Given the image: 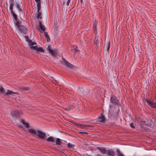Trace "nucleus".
Returning <instances> with one entry per match:
<instances>
[{
    "mask_svg": "<svg viewBox=\"0 0 156 156\" xmlns=\"http://www.w3.org/2000/svg\"><path fill=\"white\" fill-rule=\"evenodd\" d=\"M98 37L97 35L96 34L95 39H94V44H95L96 45L97 48H98V44L99 42L98 41V39L97 38V37Z\"/></svg>",
    "mask_w": 156,
    "mask_h": 156,
    "instance_id": "nucleus-18",
    "label": "nucleus"
},
{
    "mask_svg": "<svg viewBox=\"0 0 156 156\" xmlns=\"http://www.w3.org/2000/svg\"><path fill=\"white\" fill-rule=\"evenodd\" d=\"M112 116H113L115 117V116H114L113 115H112Z\"/></svg>",
    "mask_w": 156,
    "mask_h": 156,
    "instance_id": "nucleus-46",
    "label": "nucleus"
},
{
    "mask_svg": "<svg viewBox=\"0 0 156 156\" xmlns=\"http://www.w3.org/2000/svg\"><path fill=\"white\" fill-rule=\"evenodd\" d=\"M33 45H31L30 46V48L32 49V50H35L36 51L38 47L37 45L33 46Z\"/></svg>",
    "mask_w": 156,
    "mask_h": 156,
    "instance_id": "nucleus-27",
    "label": "nucleus"
},
{
    "mask_svg": "<svg viewBox=\"0 0 156 156\" xmlns=\"http://www.w3.org/2000/svg\"><path fill=\"white\" fill-rule=\"evenodd\" d=\"M52 82L54 83H55V84H56V83H58V81L55 80V79H52Z\"/></svg>",
    "mask_w": 156,
    "mask_h": 156,
    "instance_id": "nucleus-34",
    "label": "nucleus"
},
{
    "mask_svg": "<svg viewBox=\"0 0 156 156\" xmlns=\"http://www.w3.org/2000/svg\"><path fill=\"white\" fill-rule=\"evenodd\" d=\"M81 2L82 3L83 2V0H81Z\"/></svg>",
    "mask_w": 156,
    "mask_h": 156,
    "instance_id": "nucleus-44",
    "label": "nucleus"
},
{
    "mask_svg": "<svg viewBox=\"0 0 156 156\" xmlns=\"http://www.w3.org/2000/svg\"><path fill=\"white\" fill-rule=\"evenodd\" d=\"M79 133L82 134L81 136H91V135L89 133H88L86 132H79Z\"/></svg>",
    "mask_w": 156,
    "mask_h": 156,
    "instance_id": "nucleus-19",
    "label": "nucleus"
},
{
    "mask_svg": "<svg viewBox=\"0 0 156 156\" xmlns=\"http://www.w3.org/2000/svg\"><path fill=\"white\" fill-rule=\"evenodd\" d=\"M38 138L40 140H41L42 141L44 140H46L45 137H38Z\"/></svg>",
    "mask_w": 156,
    "mask_h": 156,
    "instance_id": "nucleus-33",
    "label": "nucleus"
},
{
    "mask_svg": "<svg viewBox=\"0 0 156 156\" xmlns=\"http://www.w3.org/2000/svg\"><path fill=\"white\" fill-rule=\"evenodd\" d=\"M28 132L32 136L36 135L37 133V130L31 129H29Z\"/></svg>",
    "mask_w": 156,
    "mask_h": 156,
    "instance_id": "nucleus-12",
    "label": "nucleus"
},
{
    "mask_svg": "<svg viewBox=\"0 0 156 156\" xmlns=\"http://www.w3.org/2000/svg\"><path fill=\"white\" fill-rule=\"evenodd\" d=\"M16 6L19 11L21 10V9L20 7V5L16 3Z\"/></svg>",
    "mask_w": 156,
    "mask_h": 156,
    "instance_id": "nucleus-31",
    "label": "nucleus"
},
{
    "mask_svg": "<svg viewBox=\"0 0 156 156\" xmlns=\"http://www.w3.org/2000/svg\"><path fill=\"white\" fill-rule=\"evenodd\" d=\"M72 51L73 52H74V54L76 53L77 52H79V50L76 49H72Z\"/></svg>",
    "mask_w": 156,
    "mask_h": 156,
    "instance_id": "nucleus-32",
    "label": "nucleus"
},
{
    "mask_svg": "<svg viewBox=\"0 0 156 156\" xmlns=\"http://www.w3.org/2000/svg\"><path fill=\"white\" fill-rule=\"evenodd\" d=\"M71 107L72 106L71 105H69V107L68 108V111H69L71 109Z\"/></svg>",
    "mask_w": 156,
    "mask_h": 156,
    "instance_id": "nucleus-38",
    "label": "nucleus"
},
{
    "mask_svg": "<svg viewBox=\"0 0 156 156\" xmlns=\"http://www.w3.org/2000/svg\"><path fill=\"white\" fill-rule=\"evenodd\" d=\"M44 34L47 39V42H49L50 41V38L48 35L47 32L45 31L44 32Z\"/></svg>",
    "mask_w": 156,
    "mask_h": 156,
    "instance_id": "nucleus-22",
    "label": "nucleus"
},
{
    "mask_svg": "<svg viewBox=\"0 0 156 156\" xmlns=\"http://www.w3.org/2000/svg\"><path fill=\"white\" fill-rule=\"evenodd\" d=\"M40 9L38 10V9H37V15L36 16V18L37 19H41L42 18V16H41V12H40Z\"/></svg>",
    "mask_w": 156,
    "mask_h": 156,
    "instance_id": "nucleus-17",
    "label": "nucleus"
},
{
    "mask_svg": "<svg viewBox=\"0 0 156 156\" xmlns=\"http://www.w3.org/2000/svg\"><path fill=\"white\" fill-rule=\"evenodd\" d=\"M144 98L145 100L146 101V102L148 101V100L147 99H146L145 98Z\"/></svg>",
    "mask_w": 156,
    "mask_h": 156,
    "instance_id": "nucleus-41",
    "label": "nucleus"
},
{
    "mask_svg": "<svg viewBox=\"0 0 156 156\" xmlns=\"http://www.w3.org/2000/svg\"><path fill=\"white\" fill-rule=\"evenodd\" d=\"M56 144L57 145H60L62 147H63V145H62V142L61 140L58 138H57L56 139Z\"/></svg>",
    "mask_w": 156,
    "mask_h": 156,
    "instance_id": "nucleus-16",
    "label": "nucleus"
},
{
    "mask_svg": "<svg viewBox=\"0 0 156 156\" xmlns=\"http://www.w3.org/2000/svg\"><path fill=\"white\" fill-rule=\"evenodd\" d=\"M36 52L37 53H39L40 52H44V51L41 47H37Z\"/></svg>",
    "mask_w": 156,
    "mask_h": 156,
    "instance_id": "nucleus-20",
    "label": "nucleus"
},
{
    "mask_svg": "<svg viewBox=\"0 0 156 156\" xmlns=\"http://www.w3.org/2000/svg\"><path fill=\"white\" fill-rule=\"evenodd\" d=\"M97 148L103 154H107L108 155L110 156H115V151L112 150H107L105 147H97Z\"/></svg>",
    "mask_w": 156,
    "mask_h": 156,
    "instance_id": "nucleus-2",
    "label": "nucleus"
},
{
    "mask_svg": "<svg viewBox=\"0 0 156 156\" xmlns=\"http://www.w3.org/2000/svg\"><path fill=\"white\" fill-rule=\"evenodd\" d=\"M98 119L100 120V122H103L105 121V118L104 116L103 115L101 116L98 117Z\"/></svg>",
    "mask_w": 156,
    "mask_h": 156,
    "instance_id": "nucleus-25",
    "label": "nucleus"
},
{
    "mask_svg": "<svg viewBox=\"0 0 156 156\" xmlns=\"http://www.w3.org/2000/svg\"><path fill=\"white\" fill-rule=\"evenodd\" d=\"M37 133L36 136H46V134L40 130H37Z\"/></svg>",
    "mask_w": 156,
    "mask_h": 156,
    "instance_id": "nucleus-8",
    "label": "nucleus"
},
{
    "mask_svg": "<svg viewBox=\"0 0 156 156\" xmlns=\"http://www.w3.org/2000/svg\"><path fill=\"white\" fill-rule=\"evenodd\" d=\"M62 59L64 61V62L63 63L68 68L73 69L75 68V66L74 65L68 62L62 56Z\"/></svg>",
    "mask_w": 156,
    "mask_h": 156,
    "instance_id": "nucleus-3",
    "label": "nucleus"
},
{
    "mask_svg": "<svg viewBox=\"0 0 156 156\" xmlns=\"http://www.w3.org/2000/svg\"><path fill=\"white\" fill-rule=\"evenodd\" d=\"M14 94H18L17 92H13L11 90H7V91L6 92L5 94V95H14Z\"/></svg>",
    "mask_w": 156,
    "mask_h": 156,
    "instance_id": "nucleus-14",
    "label": "nucleus"
},
{
    "mask_svg": "<svg viewBox=\"0 0 156 156\" xmlns=\"http://www.w3.org/2000/svg\"><path fill=\"white\" fill-rule=\"evenodd\" d=\"M46 141L48 142H51L52 143H54L55 142V140L53 137H48V138L46 139Z\"/></svg>",
    "mask_w": 156,
    "mask_h": 156,
    "instance_id": "nucleus-23",
    "label": "nucleus"
},
{
    "mask_svg": "<svg viewBox=\"0 0 156 156\" xmlns=\"http://www.w3.org/2000/svg\"><path fill=\"white\" fill-rule=\"evenodd\" d=\"M13 16L16 21L15 22V26L17 27L18 28L21 32L24 34H26L27 32V30L24 26L20 24V23L18 20L16 15V17L14 16Z\"/></svg>",
    "mask_w": 156,
    "mask_h": 156,
    "instance_id": "nucleus-1",
    "label": "nucleus"
},
{
    "mask_svg": "<svg viewBox=\"0 0 156 156\" xmlns=\"http://www.w3.org/2000/svg\"><path fill=\"white\" fill-rule=\"evenodd\" d=\"M87 126V129H88V127H92L93 126L90 125H86Z\"/></svg>",
    "mask_w": 156,
    "mask_h": 156,
    "instance_id": "nucleus-39",
    "label": "nucleus"
},
{
    "mask_svg": "<svg viewBox=\"0 0 156 156\" xmlns=\"http://www.w3.org/2000/svg\"><path fill=\"white\" fill-rule=\"evenodd\" d=\"M39 27L42 31H44L45 30V28L44 25H42L41 22L40 21H39Z\"/></svg>",
    "mask_w": 156,
    "mask_h": 156,
    "instance_id": "nucleus-13",
    "label": "nucleus"
},
{
    "mask_svg": "<svg viewBox=\"0 0 156 156\" xmlns=\"http://www.w3.org/2000/svg\"><path fill=\"white\" fill-rule=\"evenodd\" d=\"M116 152L117 155L118 156H124L119 149H117Z\"/></svg>",
    "mask_w": 156,
    "mask_h": 156,
    "instance_id": "nucleus-26",
    "label": "nucleus"
},
{
    "mask_svg": "<svg viewBox=\"0 0 156 156\" xmlns=\"http://www.w3.org/2000/svg\"><path fill=\"white\" fill-rule=\"evenodd\" d=\"M47 136H49V135H47Z\"/></svg>",
    "mask_w": 156,
    "mask_h": 156,
    "instance_id": "nucleus-47",
    "label": "nucleus"
},
{
    "mask_svg": "<svg viewBox=\"0 0 156 156\" xmlns=\"http://www.w3.org/2000/svg\"><path fill=\"white\" fill-rule=\"evenodd\" d=\"M93 27V29H94V31H95L96 30V27H97L96 24V23H94V24Z\"/></svg>",
    "mask_w": 156,
    "mask_h": 156,
    "instance_id": "nucleus-35",
    "label": "nucleus"
},
{
    "mask_svg": "<svg viewBox=\"0 0 156 156\" xmlns=\"http://www.w3.org/2000/svg\"><path fill=\"white\" fill-rule=\"evenodd\" d=\"M21 122L25 126V127L26 128H28L29 127V124L27 122H25L23 119L21 120Z\"/></svg>",
    "mask_w": 156,
    "mask_h": 156,
    "instance_id": "nucleus-24",
    "label": "nucleus"
},
{
    "mask_svg": "<svg viewBox=\"0 0 156 156\" xmlns=\"http://www.w3.org/2000/svg\"><path fill=\"white\" fill-rule=\"evenodd\" d=\"M67 145L68 147L69 148H73L75 146L74 145L71 144L70 143H68L67 144Z\"/></svg>",
    "mask_w": 156,
    "mask_h": 156,
    "instance_id": "nucleus-29",
    "label": "nucleus"
},
{
    "mask_svg": "<svg viewBox=\"0 0 156 156\" xmlns=\"http://www.w3.org/2000/svg\"><path fill=\"white\" fill-rule=\"evenodd\" d=\"M70 1V0H63V5H65L66 3V2H67L66 3V5L68 6L69 5V3Z\"/></svg>",
    "mask_w": 156,
    "mask_h": 156,
    "instance_id": "nucleus-28",
    "label": "nucleus"
},
{
    "mask_svg": "<svg viewBox=\"0 0 156 156\" xmlns=\"http://www.w3.org/2000/svg\"><path fill=\"white\" fill-rule=\"evenodd\" d=\"M25 37L26 38L27 41H28L29 43V46L31 45H36L37 44L36 42H32V41L30 40L28 36H25Z\"/></svg>",
    "mask_w": 156,
    "mask_h": 156,
    "instance_id": "nucleus-10",
    "label": "nucleus"
},
{
    "mask_svg": "<svg viewBox=\"0 0 156 156\" xmlns=\"http://www.w3.org/2000/svg\"><path fill=\"white\" fill-rule=\"evenodd\" d=\"M19 127L20 128H21L22 127V126L21 125H20L19 126Z\"/></svg>",
    "mask_w": 156,
    "mask_h": 156,
    "instance_id": "nucleus-43",
    "label": "nucleus"
},
{
    "mask_svg": "<svg viewBox=\"0 0 156 156\" xmlns=\"http://www.w3.org/2000/svg\"><path fill=\"white\" fill-rule=\"evenodd\" d=\"M112 113V112H109L110 114V113Z\"/></svg>",
    "mask_w": 156,
    "mask_h": 156,
    "instance_id": "nucleus-45",
    "label": "nucleus"
},
{
    "mask_svg": "<svg viewBox=\"0 0 156 156\" xmlns=\"http://www.w3.org/2000/svg\"><path fill=\"white\" fill-rule=\"evenodd\" d=\"M22 89L23 90H28L29 89L28 87H24L22 88Z\"/></svg>",
    "mask_w": 156,
    "mask_h": 156,
    "instance_id": "nucleus-36",
    "label": "nucleus"
},
{
    "mask_svg": "<svg viewBox=\"0 0 156 156\" xmlns=\"http://www.w3.org/2000/svg\"><path fill=\"white\" fill-rule=\"evenodd\" d=\"M47 50L48 51V53L52 56L54 57L57 54V50L56 49L52 50L50 45H48Z\"/></svg>",
    "mask_w": 156,
    "mask_h": 156,
    "instance_id": "nucleus-4",
    "label": "nucleus"
},
{
    "mask_svg": "<svg viewBox=\"0 0 156 156\" xmlns=\"http://www.w3.org/2000/svg\"><path fill=\"white\" fill-rule=\"evenodd\" d=\"M147 103L151 106L153 108H155L156 107V105L155 103H153L151 102V101L148 100L147 101Z\"/></svg>",
    "mask_w": 156,
    "mask_h": 156,
    "instance_id": "nucleus-21",
    "label": "nucleus"
},
{
    "mask_svg": "<svg viewBox=\"0 0 156 156\" xmlns=\"http://www.w3.org/2000/svg\"><path fill=\"white\" fill-rule=\"evenodd\" d=\"M130 126L131 127L133 128H135V126L134 125V124L133 123L130 124Z\"/></svg>",
    "mask_w": 156,
    "mask_h": 156,
    "instance_id": "nucleus-37",
    "label": "nucleus"
},
{
    "mask_svg": "<svg viewBox=\"0 0 156 156\" xmlns=\"http://www.w3.org/2000/svg\"><path fill=\"white\" fill-rule=\"evenodd\" d=\"M95 156H103L99 154H97Z\"/></svg>",
    "mask_w": 156,
    "mask_h": 156,
    "instance_id": "nucleus-40",
    "label": "nucleus"
},
{
    "mask_svg": "<svg viewBox=\"0 0 156 156\" xmlns=\"http://www.w3.org/2000/svg\"><path fill=\"white\" fill-rule=\"evenodd\" d=\"M71 123L75 125L76 126L82 129H87V126L85 125H82L80 124H78L76 123L75 122L72 121L71 122Z\"/></svg>",
    "mask_w": 156,
    "mask_h": 156,
    "instance_id": "nucleus-5",
    "label": "nucleus"
},
{
    "mask_svg": "<svg viewBox=\"0 0 156 156\" xmlns=\"http://www.w3.org/2000/svg\"><path fill=\"white\" fill-rule=\"evenodd\" d=\"M110 46V42L109 41L106 43H105L104 48L105 51H107V52L108 53L109 51V49Z\"/></svg>",
    "mask_w": 156,
    "mask_h": 156,
    "instance_id": "nucleus-9",
    "label": "nucleus"
},
{
    "mask_svg": "<svg viewBox=\"0 0 156 156\" xmlns=\"http://www.w3.org/2000/svg\"><path fill=\"white\" fill-rule=\"evenodd\" d=\"M68 108H65L64 109L66 110H67V111H68Z\"/></svg>",
    "mask_w": 156,
    "mask_h": 156,
    "instance_id": "nucleus-42",
    "label": "nucleus"
},
{
    "mask_svg": "<svg viewBox=\"0 0 156 156\" xmlns=\"http://www.w3.org/2000/svg\"><path fill=\"white\" fill-rule=\"evenodd\" d=\"M111 102L113 104L118 105L119 104V101L116 100L114 95H112L110 99Z\"/></svg>",
    "mask_w": 156,
    "mask_h": 156,
    "instance_id": "nucleus-6",
    "label": "nucleus"
},
{
    "mask_svg": "<svg viewBox=\"0 0 156 156\" xmlns=\"http://www.w3.org/2000/svg\"><path fill=\"white\" fill-rule=\"evenodd\" d=\"M14 0H9L10 6L9 9L11 12V13L12 16H14L16 17V14L14 13L13 10V4L12 3Z\"/></svg>",
    "mask_w": 156,
    "mask_h": 156,
    "instance_id": "nucleus-7",
    "label": "nucleus"
},
{
    "mask_svg": "<svg viewBox=\"0 0 156 156\" xmlns=\"http://www.w3.org/2000/svg\"><path fill=\"white\" fill-rule=\"evenodd\" d=\"M0 93L2 94H4L5 90L3 87L0 86Z\"/></svg>",
    "mask_w": 156,
    "mask_h": 156,
    "instance_id": "nucleus-30",
    "label": "nucleus"
},
{
    "mask_svg": "<svg viewBox=\"0 0 156 156\" xmlns=\"http://www.w3.org/2000/svg\"><path fill=\"white\" fill-rule=\"evenodd\" d=\"M35 1L37 3V9H38L39 11L41 8V0H35Z\"/></svg>",
    "mask_w": 156,
    "mask_h": 156,
    "instance_id": "nucleus-15",
    "label": "nucleus"
},
{
    "mask_svg": "<svg viewBox=\"0 0 156 156\" xmlns=\"http://www.w3.org/2000/svg\"><path fill=\"white\" fill-rule=\"evenodd\" d=\"M20 113L18 110H13L11 112V114L13 117H16Z\"/></svg>",
    "mask_w": 156,
    "mask_h": 156,
    "instance_id": "nucleus-11",
    "label": "nucleus"
}]
</instances>
